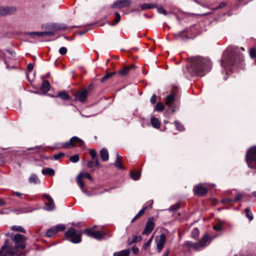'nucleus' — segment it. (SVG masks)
Wrapping results in <instances>:
<instances>
[{
	"label": "nucleus",
	"mask_w": 256,
	"mask_h": 256,
	"mask_svg": "<svg viewBox=\"0 0 256 256\" xmlns=\"http://www.w3.org/2000/svg\"><path fill=\"white\" fill-rule=\"evenodd\" d=\"M66 236L68 238H71L72 240H80L81 233L77 232L73 228H69L66 232Z\"/></svg>",
	"instance_id": "6"
},
{
	"label": "nucleus",
	"mask_w": 256,
	"mask_h": 256,
	"mask_svg": "<svg viewBox=\"0 0 256 256\" xmlns=\"http://www.w3.org/2000/svg\"><path fill=\"white\" fill-rule=\"evenodd\" d=\"M176 128L178 130L180 131H182L184 130V126L178 122L175 121L174 122Z\"/></svg>",
	"instance_id": "38"
},
{
	"label": "nucleus",
	"mask_w": 256,
	"mask_h": 256,
	"mask_svg": "<svg viewBox=\"0 0 256 256\" xmlns=\"http://www.w3.org/2000/svg\"><path fill=\"white\" fill-rule=\"evenodd\" d=\"M63 156H64V154L62 152H60L57 154L54 155V160H57L60 158L62 157Z\"/></svg>",
	"instance_id": "50"
},
{
	"label": "nucleus",
	"mask_w": 256,
	"mask_h": 256,
	"mask_svg": "<svg viewBox=\"0 0 256 256\" xmlns=\"http://www.w3.org/2000/svg\"><path fill=\"white\" fill-rule=\"evenodd\" d=\"M27 68H28V69L29 70L32 71L33 70V68H34V65H33V64H28V65L27 66Z\"/></svg>",
	"instance_id": "57"
},
{
	"label": "nucleus",
	"mask_w": 256,
	"mask_h": 256,
	"mask_svg": "<svg viewBox=\"0 0 256 256\" xmlns=\"http://www.w3.org/2000/svg\"><path fill=\"white\" fill-rule=\"evenodd\" d=\"M84 234L86 235L94 238H100L102 234V232L98 231H95L90 228L86 229L84 230Z\"/></svg>",
	"instance_id": "9"
},
{
	"label": "nucleus",
	"mask_w": 256,
	"mask_h": 256,
	"mask_svg": "<svg viewBox=\"0 0 256 256\" xmlns=\"http://www.w3.org/2000/svg\"><path fill=\"white\" fill-rule=\"evenodd\" d=\"M150 122L152 126L156 128H160V123L159 120L154 117L151 118Z\"/></svg>",
	"instance_id": "22"
},
{
	"label": "nucleus",
	"mask_w": 256,
	"mask_h": 256,
	"mask_svg": "<svg viewBox=\"0 0 256 256\" xmlns=\"http://www.w3.org/2000/svg\"><path fill=\"white\" fill-rule=\"evenodd\" d=\"M250 55L252 58H256V50L254 48H251L250 51Z\"/></svg>",
	"instance_id": "44"
},
{
	"label": "nucleus",
	"mask_w": 256,
	"mask_h": 256,
	"mask_svg": "<svg viewBox=\"0 0 256 256\" xmlns=\"http://www.w3.org/2000/svg\"><path fill=\"white\" fill-rule=\"evenodd\" d=\"M82 178L83 173L82 172L80 173L76 178L77 184L81 188H83L84 186V182L82 180Z\"/></svg>",
	"instance_id": "23"
},
{
	"label": "nucleus",
	"mask_w": 256,
	"mask_h": 256,
	"mask_svg": "<svg viewBox=\"0 0 256 256\" xmlns=\"http://www.w3.org/2000/svg\"><path fill=\"white\" fill-rule=\"evenodd\" d=\"M182 33H178L174 34V38L176 40H178L180 38Z\"/></svg>",
	"instance_id": "59"
},
{
	"label": "nucleus",
	"mask_w": 256,
	"mask_h": 256,
	"mask_svg": "<svg viewBox=\"0 0 256 256\" xmlns=\"http://www.w3.org/2000/svg\"><path fill=\"white\" fill-rule=\"evenodd\" d=\"M56 230V233L60 231H62L66 229V226L63 224H58L54 227Z\"/></svg>",
	"instance_id": "41"
},
{
	"label": "nucleus",
	"mask_w": 256,
	"mask_h": 256,
	"mask_svg": "<svg viewBox=\"0 0 256 256\" xmlns=\"http://www.w3.org/2000/svg\"><path fill=\"white\" fill-rule=\"evenodd\" d=\"M58 96L64 100H70V96L68 93L65 91H62L59 92Z\"/></svg>",
	"instance_id": "24"
},
{
	"label": "nucleus",
	"mask_w": 256,
	"mask_h": 256,
	"mask_svg": "<svg viewBox=\"0 0 256 256\" xmlns=\"http://www.w3.org/2000/svg\"><path fill=\"white\" fill-rule=\"evenodd\" d=\"M132 4V0H118L112 5L113 8H120L130 6Z\"/></svg>",
	"instance_id": "7"
},
{
	"label": "nucleus",
	"mask_w": 256,
	"mask_h": 256,
	"mask_svg": "<svg viewBox=\"0 0 256 256\" xmlns=\"http://www.w3.org/2000/svg\"><path fill=\"white\" fill-rule=\"evenodd\" d=\"M207 189L201 185L196 186L194 188L195 194L202 196L207 192Z\"/></svg>",
	"instance_id": "12"
},
{
	"label": "nucleus",
	"mask_w": 256,
	"mask_h": 256,
	"mask_svg": "<svg viewBox=\"0 0 256 256\" xmlns=\"http://www.w3.org/2000/svg\"><path fill=\"white\" fill-rule=\"evenodd\" d=\"M89 154L93 160L98 158L97 157L96 152L94 149H90L89 150Z\"/></svg>",
	"instance_id": "36"
},
{
	"label": "nucleus",
	"mask_w": 256,
	"mask_h": 256,
	"mask_svg": "<svg viewBox=\"0 0 256 256\" xmlns=\"http://www.w3.org/2000/svg\"><path fill=\"white\" fill-rule=\"evenodd\" d=\"M94 160V166L99 167L100 166V163H99V162H98V158Z\"/></svg>",
	"instance_id": "58"
},
{
	"label": "nucleus",
	"mask_w": 256,
	"mask_h": 256,
	"mask_svg": "<svg viewBox=\"0 0 256 256\" xmlns=\"http://www.w3.org/2000/svg\"><path fill=\"white\" fill-rule=\"evenodd\" d=\"M155 226V222L153 217L149 218L146 222L144 230L142 232V235H148L151 233Z\"/></svg>",
	"instance_id": "5"
},
{
	"label": "nucleus",
	"mask_w": 256,
	"mask_h": 256,
	"mask_svg": "<svg viewBox=\"0 0 256 256\" xmlns=\"http://www.w3.org/2000/svg\"><path fill=\"white\" fill-rule=\"evenodd\" d=\"M42 172L43 174L53 176L54 175V170L51 168H46L42 170Z\"/></svg>",
	"instance_id": "21"
},
{
	"label": "nucleus",
	"mask_w": 256,
	"mask_h": 256,
	"mask_svg": "<svg viewBox=\"0 0 256 256\" xmlns=\"http://www.w3.org/2000/svg\"><path fill=\"white\" fill-rule=\"evenodd\" d=\"M130 252V249L122 250L114 253L113 256H129Z\"/></svg>",
	"instance_id": "17"
},
{
	"label": "nucleus",
	"mask_w": 256,
	"mask_h": 256,
	"mask_svg": "<svg viewBox=\"0 0 256 256\" xmlns=\"http://www.w3.org/2000/svg\"><path fill=\"white\" fill-rule=\"evenodd\" d=\"M24 241H6L0 250V256H14L22 255L24 252L26 245Z\"/></svg>",
	"instance_id": "2"
},
{
	"label": "nucleus",
	"mask_w": 256,
	"mask_h": 256,
	"mask_svg": "<svg viewBox=\"0 0 256 256\" xmlns=\"http://www.w3.org/2000/svg\"><path fill=\"white\" fill-rule=\"evenodd\" d=\"M70 146H72L70 140V142H68L62 143L60 146V147L64 148H70Z\"/></svg>",
	"instance_id": "42"
},
{
	"label": "nucleus",
	"mask_w": 256,
	"mask_h": 256,
	"mask_svg": "<svg viewBox=\"0 0 256 256\" xmlns=\"http://www.w3.org/2000/svg\"><path fill=\"white\" fill-rule=\"evenodd\" d=\"M166 236L164 234H162L160 236V238L159 240H166Z\"/></svg>",
	"instance_id": "61"
},
{
	"label": "nucleus",
	"mask_w": 256,
	"mask_h": 256,
	"mask_svg": "<svg viewBox=\"0 0 256 256\" xmlns=\"http://www.w3.org/2000/svg\"><path fill=\"white\" fill-rule=\"evenodd\" d=\"M170 251L169 250H166L163 254L162 256H168L169 254Z\"/></svg>",
	"instance_id": "63"
},
{
	"label": "nucleus",
	"mask_w": 256,
	"mask_h": 256,
	"mask_svg": "<svg viewBox=\"0 0 256 256\" xmlns=\"http://www.w3.org/2000/svg\"><path fill=\"white\" fill-rule=\"evenodd\" d=\"M88 91L86 90L80 92H79L77 93L75 96L76 99L82 102H84L86 101Z\"/></svg>",
	"instance_id": "13"
},
{
	"label": "nucleus",
	"mask_w": 256,
	"mask_h": 256,
	"mask_svg": "<svg viewBox=\"0 0 256 256\" xmlns=\"http://www.w3.org/2000/svg\"><path fill=\"white\" fill-rule=\"evenodd\" d=\"M151 241H147V242L144 245L143 248L146 250L150 244Z\"/></svg>",
	"instance_id": "56"
},
{
	"label": "nucleus",
	"mask_w": 256,
	"mask_h": 256,
	"mask_svg": "<svg viewBox=\"0 0 256 256\" xmlns=\"http://www.w3.org/2000/svg\"><path fill=\"white\" fill-rule=\"evenodd\" d=\"M6 205V202L3 199L0 198V206H3Z\"/></svg>",
	"instance_id": "62"
},
{
	"label": "nucleus",
	"mask_w": 256,
	"mask_h": 256,
	"mask_svg": "<svg viewBox=\"0 0 256 256\" xmlns=\"http://www.w3.org/2000/svg\"><path fill=\"white\" fill-rule=\"evenodd\" d=\"M147 208V206H145L143 208H142L138 213L136 215V216L132 220V222H134L136 220L139 218L140 216H141L144 212V211Z\"/></svg>",
	"instance_id": "32"
},
{
	"label": "nucleus",
	"mask_w": 256,
	"mask_h": 256,
	"mask_svg": "<svg viewBox=\"0 0 256 256\" xmlns=\"http://www.w3.org/2000/svg\"><path fill=\"white\" fill-rule=\"evenodd\" d=\"M5 235L7 236L8 238H14V240H26V238L24 237L22 235L20 234H16V235H14L12 232H8L6 233Z\"/></svg>",
	"instance_id": "14"
},
{
	"label": "nucleus",
	"mask_w": 256,
	"mask_h": 256,
	"mask_svg": "<svg viewBox=\"0 0 256 256\" xmlns=\"http://www.w3.org/2000/svg\"><path fill=\"white\" fill-rule=\"evenodd\" d=\"M211 63L209 59L196 56L190 58V67L189 72L193 75L204 76L210 68Z\"/></svg>",
	"instance_id": "1"
},
{
	"label": "nucleus",
	"mask_w": 256,
	"mask_h": 256,
	"mask_svg": "<svg viewBox=\"0 0 256 256\" xmlns=\"http://www.w3.org/2000/svg\"><path fill=\"white\" fill-rule=\"evenodd\" d=\"M114 73L113 72H108L106 74H105L102 78L101 80V82H103L106 80H108L110 78H111L113 75Z\"/></svg>",
	"instance_id": "37"
},
{
	"label": "nucleus",
	"mask_w": 256,
	"mask_h": 256,
	"mask_svg": "<svg viewBox=\"0 0 256 256\" xmlns=\"http://www.w3.org/2000/svg\"><path fill=\"white\" fill-rule=\"evenodd\" d=\"M131 250L132 251V252L134 254H137L139 252L138 248H136V247H135V246L132 247V248L130 249V251Z\"/></svg>",
	"instance_id": "48"
},
{
	"label": "nucleus",
	"mask_w": 256,
	"mask_h": 256,
	"mask_svg": "<svg viewBox=\"0 0 256 256\" xmlns=\"http://www.w3.org/2000/svg\"><path fill=\"white\" fill-rule=\"evenodd\" d=\"M122 157L119 155L118 153L116 154V160L115 162V166L118 168V169L122 170L123 168V167L120 163V160Z\"/></svg>",
	"instance_id": "26"
},
{
	"label": "nucleus",
	"mask_w": 256,
	"mask_h": 256,
	"mask_svg": "<svg viewBox=\"0 0 256 256\" xmlns=\"http://www.w3.org/2000/svg\"><path fill=\"white\" fill-rule=\"evenodd\" d=\"M245 212L246 214V217L250 220H252L254 219L253 216L250 214V210L248 208L245 210Z\"/></svg>",
	"instance_id": "43"
},
{
	"label": "nucleus",
	"mask_w": 256,
	"mask_h": 256,
	"mask_svg": "<svg viewBox=\"0 0 256 256\" xmlns=\"http://www.w3.org/2000/svg\"><path fill=\"white\" fill-rule=\"evenodd\" d=\"M16 11L15 7L1 6L0 7V16L11 14Z\"/></svg>",
	"instance_id": "10"
},
{
	"label": "nucleus",
	"mask_w": 256,
	"mask_h": 256,
	"mask_svg": "<svg viewBox=\"0 0 256 256\" xmlns=\"http://www.w3.org/2000/svg\"><path fill=\"white\" fill-rule=\"evenodd\" d=\"M70 160L72 162H76L79 160V156L78 154L71 156L70 158Z\"/></svg>",
	"instance_id": "40"
},
{
	"label": "nucleus",
	"mask_w": 256,
	"mask_h": 256,
	"mask_svg": "<svg viewBox=\"0 0 256 256\" xmlns=\"http://www.w3.org/2000/svg\"><path fill=\"white\" fill-rule=\"evenodd\" d=\"M164 109V106L161 102H158L156 106V110L158 112H162Z\"/></svg>",
	"instance_id": "39"
},
{
	"label": "nucleus",
	"mask_w": 256,
	"mask_h": 256,
	"mask_svg": "<svg viewBox=\"0 0 256 256\" xmlns=\"http://www.w3.org/2000/svg\"><path fill=\"white\" fill-rule=\"evenodd\" d=\"M224 222L220 221L214 225V229L216 231H220L223 230Z\"/></svg>",
	"instance_id": "28"
},
{
	"label": "nucleus",
	"mask_w": 256,
	"mask_h": 256,
	"mask_svg": "<svg viewBox=\"0 0 256 256\" xmlns=\"http://www.w3.org/2000/svg\"><path fill=\"white\" fill-rule=\"evenodd\" d=\"M83 177H84L88 180H92V178L90 174L88 172L83 174Z\"/></svg>",
	"instance_id": "52"
},
{
	"label": "nucleus",
	"mask_w": 256,
	"mask_h": 256,
	"mask_svg": "<svg viewBox=\"0 0 256 256\" xmlns=\"http://www.w3.org/2000/svg\"><path fill=\"white\" fill-rule=\"evenodd\" d=\"M42 196L44 198L47 200V202H45L46 210L48 211L54 210L55 208V205L54 202L50 196L46 194H44Z\"/></svg>",
	"instance_id": "8"
},
{
	"label": "nucleus",
	"mask_w": 256,
	"mask_h": 256,
	"mask_svg": "<svg viewBox=\"0 0 256 256\" xmlns=\"http://www.w3.org/2000/svg\"><path fill=\"white\" fill-rule=\"evenodd\" d=\"M232 201V200L231 199H229V198H227V199H225V200H223L224 202H230Z\"/></svg>",
	"instance_id": "64"
},
{
	"label": "nucleus",
	"mask_w": 256,
	"mask_h": 256,
	"mask_svg": "<svg viewBox=\"0 0 256 256\" xmlns=\"http://www.w3.org/2000/svg\"><path fill=\"white\" fill-rule=\"evenodd\" d=\"M120 14L118 13H116V18H115V22H114V23L112 24V25L116 24L120 21Z\"/></svg>",
	"instance_id": "47"
},
{
	"label": "nucleus",
	"mask_w": 256,
	"mask_h": 256,
	"mask_svg": "<svg viewBox=\"0 0 256 256\" xmlns=\"http://www.w3.org/2000/svg\"><path fill=\"white\" fill-rule=\"evenodd\" d=\"M100 156L102 160L104 162H106L108 160L109 158V156H108V150L105 148H103L101 150L100 152Z\"/></svg>",
	"instance_id": "16"
},
{
	"label": "nucleus",
	"mask_w": 256,
	"mask_h": 256,
	"mask_svg": "<svg viewBox=\"0 0 256 256\" xmlns=\"http://www.w3.org/2000/svg\"><path fill=\"white\" fill-rule=\"evenodd\" d=\"M59 52L62 55H64L67 52V48L66 47H61L59 50Z\"/></svg>",
	"instance_id": "46"
},
{
	"label": "nucleus",
	"mask_w": 256,
	"mask_h": 256,
	"mask_svg": "<svg viewBox=\"0 0 256 256\" xmlns=\"http://www.w3.org/2000/svg\"><path fill=\"white\" fill-rule=\"evenodd\" d=\"M140 6L143 10H146L154 8L156 7V6L152 4H142Z\"/></svg>",
	"instance_id": "29"
},
{
	"label": "nucleus",
	"mask_w": 256,
	"mask_h": 256,
	"mask_svg": "<svg viewBox=\"0 0 256 256\" xmlns=\"http://www.w3.org/2000/svg\"><path fill=\"white\" fill-rule=\"evenodd\" d=\"M246 160L248 167L256 172V146L251 147L247 150Z\"/></svg>",
	"instance_id": "4"
},
{
	"label": "nucleus",
	"mask_w": 256,
	"mask_h": 256,
	"mask_svg": "<svg viewBox=\"0 0 256 256\" xmlns=\"http://www.w3.org/2000/svg\"><path fill=\"white\" fill-rule=\"evenodd\" d=\"M134 65H131L129 66H124L122 69L119 70V74L122 76H126L130 70L134 68Z\"/></svg>",
	"instance_id": "19"
},
{
	"label": "nucleus",
	"mask_w": 256,
	"mask_h": 256,
	"mask_svg": "<svg viewBox=\"0 0 256 256\" xmlns=\"http://www.w3.org/2000/svg\"><path fill=\"white\" fill-rule=\"evenodd\" d=\"M11 230L13 231L21 232L25 233L26 231L21 226H14L11 227Z\"/></svg>",
	"instance_id": "33"
},
{
	"label": "nucleus",
	"mask_w": 256,
	"mask_h": 256,
	"mask_svg": "<svg viewBox=\"0 0 256 256\" xmlns=\"http://www.w3.org/2000/svg\"><path fill=\"white\" fill-rule=\"evenodd\" d=\"M13 194L18 197H20L22 195V194L19 192H14Z\"/></svg>",
	"instance_id": "60"
},
{
	"label": "nucleus",
	"mask_w": 256,
	"mask_h": 256,
	"mask_svg": "<svg viewBox=\"0 0 256 256\" xmlns=\"http://www.w3.org/2000/svg\"><path fill=\"white\" fill-rule=\"evenodd\" d=\"M242 56H231L229 55L227 52H225L222 56V66L224 68H226L230 66L240 64L242 62Z\"/></svg>",
	"instance_id": "3"
},
{
	"label": "nucleus",
	"mask_w": 256,
	"mask_h": 256,
	"mask_svg": "<svg viewBox=\"0 0 256 256\" xmlns=\"http://www.w3.org/2000/svg\"><path fill=\"white\" fill-rule=\"evenodd\" d=\"M130 175L133 180H136L140 178V172L132 171L130 172Z\"/></svg>",
	"instance_id": "27"
},
{
	"label": "nucleus",
	"mask_w": 256,
	"mask_h": 256,
	"mask_svg": "<svg viewBox=\"0 0 256 256\" xmlns=\"http://www.w3.org/2000/svg\"><path fill=\"white\" fill-rule=\"evenodd\" d=\"M56 234V230L54 227H52L47 230L46 234V236L47 238H50L53 236L55 235Z\"/></svg>",
	"instance_id": "25"
},
{
	"label": "nucleus",
	"mask_w": 256,
	"mask_h": 256,
	"mask_svg": "<svg viewBox=\"0 0 256 256\" xmlns=\"http://www.w3.org/2000/svg\"><path fill=\"white\" fill-rule=\"evenodd\" d=\"M16 212H18L17 214H21V213L27 212L28 211L27 210L26 208H22V209L17 210Z\"/></svg>",
	"instance_id": "54"
},
{
	"label": "nucleus",
	"mask_w": 256,
	"mask_h": 256,
	"mask_svg": "<svg viewBox=\"0 0 256 256\" xmlns=\"http://www.w3.org/2000/svg\"><path fill=\"white\" fill-rule=\"evenodd\" d=\"M180 208V204H176L173 206H172L170 208V211H176L178 210Z\"/></svg>",
	"instance_id": "45"
},
{
	"label": "nucleus",
	"mask_w": 256,
	"mask_h": 256,
	"mask_svg": "<svg viewBox=\"0 0 256 256\" xmlns=\"http://www.w3.org/2000/svg\"><path fill=\"white\" fill-rule=\"evenodd\" d=\"M158 12L164 15H166L167 14L166 12L164 10L162 7H159L158 8Z\"/></svg>",
	"instance_id": "49"
},
{
	"label": "nucleus",
	"mask_w": 256,
	"mask_h": 256,
	"mask_svg": "<svg viewBox=\"0 0 256 256\" xmlns=\"http://www.w3.org/2000/svg\"><path fill=\"white\" fill-rule=\"evenodd\" d=\"M87 166L89 168H92L94 166V160L89 161L87 164Z\"/></svg>",
	"instance_id": "51"
},
{
	"label": "nucleus",
	"mask_w": 256,
	"mask_h": 256,
	"mask_svg": "<svg viewBox=\"0 0 256 256\" xmlns=\"http://www.w3.org/2000/svg\"><path fill=\"white\" fill-rule=\"evenodd\" d=\"M156 95H153L150 98V102L152 104H154L156 103Z\"/></svg>",
	"instance_id": "53"
},
{
	"label": "nucleus",
	"mask_w": 256,
	"mask_h": 256,
	"mask_svg": "<svg viewBox=\"0 0 256 256\" xmlns=\"http://www.w3.org/2000/svg\"><path fill=\"white\" fill-rule=\"evenodd\" d=\"M174 95L173 94H172L168 96H166V104L171 109L172 111L174 112Z\"/></svg>",
	"instance_id": "11"
},
{
	"label": "nucleus",
	"mask_w": 256,
	"mask_h": 256,
	"mask_svg": "<svg viewBox=\"0 0 256 256\" xmlns=\"http://www.w3.org/2000/svg\"><path fill=\"white\" fill-rule=\"evenodd\" d=\"M165 241H156V250L158 252H160L164 246Z\"/></svg>",
	"instance_id": "30"
},
{
	"label": "nucleus",
	"mask_w": 256,
	"mask_h": 256,
	"mask_svg": "<svg viewBox=\"0 0 256 256\" xmlns=\"http://www.w3.org/2000/svg\"><path fill=\"white\" fill-rule=\"evenodd\" d=\"M199 234H200L199 230L198 228H194L192 232V238L194 239L197 238L199 235Z\"/></svg>",
	"instance_id": "35"
},
{
	"label": "nucleus",
	"mask_w": 256,
	"mask_h": 256,
	"mask_svg": "<svg viewBox=\"0 0 256 256\" xmlns=\"http://www.w3.org/2000/svg\"><path fill=\"white\" fill-rule=\"evenodd\" d=\"M242 198V194H238L235 197L234 201H238Z\"/></svg>",
	"instance_id": "55"
},
{
	"label": "nucleus",
	"mask_w": 256,
	"mask_h": 256,
	"mask_svg": "<svg viewBox=\"0 0 256 256\" xmlns=\"http://www.w3.org/2000/svg\"><path fill=\"white\" fill-rule=\"evenodd\" d=\"M208 242V241H203V240L198 241V243H196L194 246V248H195V249H198L200 246H204L205 243H206V242Z\"/></svg>",
	"instance_id": "34"
},
{
	"label": "nucleus",
	"mask_w": 256,
	"mask_h": 256,
	"mask_svg": "<svg viewBox=\"0 0 256 256\" xmlns=\"http://www.w3.org/2000/svg\"><path fill=\"white\" fill-rule=\"evenodd\" d=\"M50 89V84L49 82L47 80H44L42 82V86L40 87V90L46 93Z\"/></svg>",
	"instance_id": "20"
},
{
	"label": "nucleus",
	"mask_w": 256,
	"mask_h": 256,
	"mask_svg": "<svg viewBox=\"0 0 256 256\" xmlns=\"http://www.w3.org/2000/svg\"><path fill=\"white\" fill-rule=\"evenodd\" d=\"M29 181L30 182L34 183L35 184L40 182V180L38 177L35 174H32L30 176V178H29Z\"/></svg>",
	"instance_id": "31"
},
{
	"label": "nucleus",
	"mask_w": 256,
	"mask_h": 256,
	"mask_svg": "<svg viewBox=\"0 0 256 256\" xmlns=\"http://www.w3.org/2000/svg\"><path fill=\"white\" fill-rule=\"evenodd\" d=\"M72 146H80L84 144V141L77 136H73L70 139Z\"/></svg>",
	"instance_id": "15"
},
{
	"label": "nucleus",
	"mask_w": 256,
	"mask_h": 256,
	"mask_svg": "<svg viewBox=\"0 0 256 256\" xmlns=\"http://www.w3.org/2000/svg\"><path fill=\"white\" fill-rule=\"evenodd\" d=\"M54 34L52 32H32L30 33V35L32 36H36L38 37H42L44 36H52Z\"/></svg>",
	"instance_id": "18"
}]
</instances>
